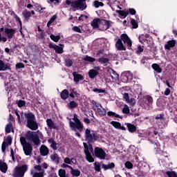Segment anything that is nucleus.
<instances>
[{"instance_id": "obj_1", "label": "nucleus", "mask_w": 177, "mask_h": 177, "mask_svg": "<svg viewBox=\"0 0 177 177\" xmlns=\"http://www.w3.org/2000/svg\"><path fill=\"white\" fill-rule=\"evenodd\" d=\"M85 138L86 140L88 142V144L85 142L83 143L86 158L88 162H93L95 161L93 156H92V154H93V147H92V145H90L89 143H92L95 142V140H97V139H99V134L93 130L86 129L85 131Z\"/></svg>"}, {"instance_id": "obj_2", "label": "nucleus", "mask_w": 177, "mask_h": 177, "mask_svg": "<svg viewBox=\"0 0 177 177\" xmlns=\"http://www.w3.org/2000/svg\"><path fill=\"white\" fill-rule=\"evenodd\" d=\"M66 3L77 10H85L86 9V0H66Z\"/></svg>"}, {"instance_id": "obj_3", "label": "nucleus", "mask_w": 177, "mask_h": 177, "mask_svg": "<svg viewBox=\"0 0 177 177\" xmlns=\"http://www.w3.org/2000/svg\"><path fill=\"white\" fill-rule=\"evenodd\" d=\"M26 118L27 119L26 127L32 131H37L38 129V123L37 122V119H35V115L32 113H28L26 115Z\"/></svg>"}, {"instance_id": "obj_4", "label": "nucleus", "mask_w": 177, "mask_h": 177, "mask_svg": "<svg viewBox=\"0 0 177 177\" xmlns=\"http://www.w3.org/2000/svg\"><path fill=\"white\" fill-rule=\"evenodd\" d=\"M73 120L74 122L70 120L69 127L72 131H80V132H82V129H84V124L82 122L78 119V116L77 114L73 115Z\"/></svg>"}, {"instance_id": "obj_5", "label": "nucleus", "mask_w": 177, "mask_h": 177, "mask_svg": "<svg viewBox=\"0 0 177 177\" xmlns=\"http://www.w3.org/2000/svg\"><path fill=\"white\" fill-rule=\"evenodd\" d=\"M26 138L27 140H29V142H32L36 146H38L39 143H41L38 132L37 131H28L26 133Z\"/></svg>"}, {"instance_id": "obj_6", "label": "nucleus", "mask_w": 177, "mask_h": 177, "mask_svg": "<svg viewBox=\"0 0 177 177\" xmlns=\"http://www.w3.org/2000/svg\"><path fill=\"white\" fill-rule=\"evenodd\" d=\"M20 143L26 156H30L32 153V145L30 142H27L26 138L23 136L20 138Z\"/></svg>"}, {"instance_id": "obj_7", "label": "nucleus", "mask_w": 177, "mask_h": 177, "mask_svg": "<svg viewBox=\"0 0 177 177\" xmlns=\"http://www.w3.org/2000/svg\"><path fill=\"white\" fill-rule=\"evenodd\" d=\"M28 170V165H23L21 167H16L13 171L14 177H23L27 171Z\"/></svg>"}, {"instance_id": "obj_8", "label": "nucleus", "mask_w": 177, "mask_h": 177, "mask_svg": "<svg viewBox=\"0 0 177 177\" xmlns=\"http://www.w3.org/2000/svg\"><path fill=\"white\" fill-rule=\"evenodd\" d=\"M123 42V43H122ZM132 45V40L128 36V35L123 33L120 35V38L118 39L115 43V45Z\"/></svg>"}, {"instance_id": "obj_9", "label": "nucleus", "mask_w": 177, "mask_h": 177, "mask_svg": "<svg viewBox=\"0 0 177 177\" xmlns=\"http://www.w3.org/2000/svg\"><path fill=\"white\" fill-rule=\"evenodd\" d=\"M30 174L32 177H44L45 170H44L40 165H35L34 168L31 169Z\"/></svg>"}, {"instance_id": "obj_10", "label": "nucleus", "mask_w": 177, "mask_h": 177, "mask_svg": "<svg viewBox=\"0 0 177 177\" xmlns=\"http://www.w3.org/2000/svg\"><path fill=\"white\" fill-rule=\"evenodd\" d=\"M139 103L142 107L144 109H149V106L153 103V97L151 96L147 95L142 99L139 100Z\"/></svg>"}, {"instance_id": "obj_11", "label": "nucleus", "mask_w": 177, "mask_h": 177, "mask_svg": "<svg viewBox=\"0 0 177 177\" xmlns=\"http://www.w3.org/2000/svg\"><path fill=\"white\" fill-rule=\"evenodd\" d=\"M94 153L97 158H100V160H105L106 159V152L103 149L100 147H95L94 149Z\"/></svg>"}, {"instance_id": "obj_12", "label": "nucleus", "mask_w": 177, "mask_h": 177, "mask_svg": "<svg viewBox=\"0 0 177 177\" xmlns=\"http://www.w3.org/2000/svg\"><path fill=\"white\" fill-rule=\"evenodd\" d=\"M138 41L140 42V44H142L143 45H154V43H153V39L151 37H148L147 39L145 38L144 35H140L138 37Z\"/></svg>"}, {"instance_id": "obj_13", "label": "nucleus", "mask_w": 177, "mask_h": 177, "mask_svg": "<svg viewBox=\"0 0 177 177\" xmlns=\"http://www.w3.org/2000/svg\"><path fill=\"white\" fill-rule=\"evenodd\" d=\"M4 34L6 35L8 39H12L15 37V34H16V29L5 28Z\"/></svg>"}, {"instance_id": "obj_14", "label": "nucleus", "mask_w": 177, "mask_h": 177, "mask_svg": "<svg viewBox=\"0 0 177 177\" xmlns=\"http://www.w3.org/2000/svg\"><path fill=\"white\" fill-rule=\"evenodd\" d=\"M121 78H122V82H129L131 81H132V73H131V72L127 71V72H124L121 75Z\"/></svg>"}, {"instance_id": "obj_15", "label": "nucleus", "mask_w": 177, "mask_h": 177, "mask_svg": "<svg viewBox=\"0 0 177 177\" xmlns=\"http://www.w3.org/2000/svg\"><path fill=\"white\" fill-rule=\"evenodd\" d=\"M95 113H97L99 115H106V109L102 106V104L95 103V106L94 107Z\"/></svg>"}, {"instance_id": "obj_16", "label": "nucleus", "mask_w": 177, "mask_h": 177, "mask_svg": "<svg viewBox=\"0 0 177 177\" xmlns=\"http://www.w3.org/2000/svg\"><path fill=\"white\" fill-rule=\"evenodd\" d=\"M13 13V16H14V19H15L16 21H17L20 26V30H19V32L21 33V35H22V37H24V34H23V23L21 22V19H20V17L17 15V14H16L15 12H12Z\"/></svg>"}, {"instance_id": "obj_17", "label": "nucleus", "mask_w": 177, "mask_h": 177, "mask_svg": "<svg viewBox=\"0 0 177 177\" xmlns=\"http://www.w3.org/2000/svg\"><path fill=\"white\" fill-rule=\"evenodd\" d=\"M111 124L116 129H121L122 131H126L125 127L121 126V123L118 122L112 121L111 122Z\"/></svg>"}, {"instance_id": "obj_18", "label": "nucleus", "mask_w": 177, "mask_h": 177, "mask_svg": "<svg viewBox=\"0 0 177 177\" xmlns=\"http://www.w3.org/2000/svg\"><path fill=\"white\" fill-rule=\"evenodd\" d=\"M107 39L104 38L96 39L93 44L94 45H107Z\"/></svg>"}, {"instance_id": "obj_19", "label": "nucleus", "mask_w": 177, "mask_h": 177, "mask_svg": "<svg viewBox=\"0 0 177 177\" xmlns=\"http://www.w3.org/2000/svg\"><path fill=\"white\" fill-rule=\"evenodd\" d=\"M50 48H53V49H55L56 53H63V46L62 45H60V46H58V45H50L49 46Z\"/></svg>"}, {"instance_id": "obj_20", "label": "nucleus", "mask_w": 177, "mask_h": 177, "mask_svg": "<svg viewBox=\"0 0 177 177\" xmlns=\"http://www.w3.org/2000/svg\"><path fill=\"white\" fill-rule=\"evenodd\" d=\"M50 158L53 162L55 164H59L60 162V158H59V155L57 153H53L50 156Z\"/></svg>"}, {"instance_id": "obj_21", "label": "nucleus", "mask_w": 177, "mask_h": 177, "mask_svg": "<svg viewBox=\"0 0 177 177\" xmlns=\"http://www.w3.org/2000/svg\"><path fill=\"white\" fill-rule=\"evenodd\" d=\"M46 124L50 129H58L57 126L56 124H55V123L53 122V120H51V119L46 120Z\"/></svg>"}, {"instance_id": "obj_22", "label": "nucleus", "mask_w": 177, "mask_h": 177, "mask_svg": "<svg viewBox=\"0 0 177 177\" xmlns=\"http://www.w3.org/2000/svg\"><path fill=\"white\" fill-rule=\"evenodd\" d=\"M102 24L104 26V30H109L111 27V24H113V21H108L106 19H102Z\"/></svg>"}, {"instance_id": "obj_23", "label": "nucleus", "mask_w": 177, "mask_h": 177, "mask_svg": "<svg viewBox=\"0 0 177 177\" xmlns=\"http://www.w3.org/2000/svg\"><path fill=\"white\" fill-rule=\"evenodd\" d=\"M40 153L41 155L43 156H48L49 153V149H48V147L45 145H41L40 147Z\"/></svg>"}, {"instance_id": "obj_24", "label": "nucleus", "mask_w": 177, "mask_h": 177, "mask_svg": "<svg viewBox=\"0 0 177 177\" xmlns=\"http://www.w3.org/2000/svg\"><path fill=\"white\" fill-rule=\"evenodd\" d=\"M73 75L74 77L75 82H80V81H82L84 77L80 74H78L77 72H73Z\"/></svg>"}, {"instance_id": "obj_25", "label": "nucleus", "mask_w": 177, "mask_h": 177, "mask_svg": "<svg viewBox=\"0 0 177 177\" xmlns=\"http://www.w3.org/2000/svg\"><path fill=\"white\" fill-rule=\"evenodd\" d=\"M91 24L93 28H99V24H100V19H94Z\"/></svg>"}, {"instance_id": "obj_26", "label": "nucleus", "mask_w": 177, "mask_h": 177, "mask_svg": "<svg viewBox=\"0 0 177 177\" xmlns=\"http://www.w3.org/2000/svg\"><path fill=\"white\" fill-rule=\"evenodd\" d=\"M48 142L49 143L53 150H57V143H56L53 138L48 140Z\"/></svg>"}, {"instance_id": "obj_27", "label": "nucleus", "mask_w": 177, "mask_h": 177, "mask_svg": "<svg viewBox=\"0 0 177 177\" xmlns=\"http://www.w3.org/2000/svg\"><path fill=\"white\" fill-rule=\"evenodd\" d=\"M116 13H118L119 15L120 16V17L121 19H125V17H127V16H128V12L127 11V10H116Z\"/></svg>"}, {"instance_id": "obj_28", "label": "nucleus", "mask_w": 177, "mask_h": 177, "mask_svg": "<svg viewBox=\"0 0 177 177\" xmlns=\"http://www.w3.org/2000/svg\"><path fill=\"white\" fill-rule=\"evenodd\" d=\"M0 171L3 174H6V171H8V165L3 161H0Z\"/></svg>"}, {"instance_id": "obj_29", "label": "nucleus", "mask_w": 177, "mask_h": 177, "mask_svg": "<svg viewBox=\"0 0 177 177\" xmlns=\"http://www.w3.org/2000/svg\"><path fill=\"white\" fill-rule=\"evenodd\" d=\"M151 67L154 70V71L158 73V74H160V73H162V69L161 68V67H160V65H158V64H153L151 65Z\"/></svg>"}, {"instance_id": "obj_30", "label": "nucleus", "mask_w": 177, "mask_h": 177, "mask_svg": "<svg viewBox=\"0 0 177 177\" xmlns=\"http://www.w3.org/2000/svg\"><path fill=\"white\" fill-rule=\"evenodd\" d=\"M22 15L24 17V20L26 21L30 20V17H31V12L30 11H27V10H26L22 12Z\"/></svg>"}, {"instance_id": "obj_31", "label": "nucleus", "mask_w": 177, "mask_h": 177, "mask_svg": "<svg viewBox=\"0 0 177 177\" xmlns=\"http://www.w3.org/2000/svg\"><path fill=\"white\" fill-rule=\"evenodd\" d=\"M71 174L73 175V176H80L81 175V171H80L78 169H71Z\"/></svg>"}, {"instance_id": "obj_32", "label": "nucleus", "mask_w": 177, "mask_h": 177, "mask_svg": "<svg viewBox=\"0 0 177 177\" xmlns=\"http://www.w3.org/2000/svg\"><path fill=\"white\" fill-rule=\"evenodd\" d=\"M68 95H69L68 90L64 89L61 93V97L62 99H63V100H66V99L68 97Z\"/></svg>"}, {"instance_id": "obj_33", "label": "nucleus", "mask_w": 177, "mask_h": 177, "mask_svg": "<svg viewBox=\"0 0 177 177\" xmlns=\"http://www.w3.org/2000/svg\"><path fill=\"white\" fill-rule=\"evenodd\" d=\"M6 133H10V132H15L13 130V125L12 123H9L6 126Z\"/></svg>"}, {"instance_id": "obj_34", "label": "nucleus", "mask_w": 177, "mask_h": 177, "mask_svg": "<svg viewBox=\"0 0 177 177\" xmlns=\"http://www.w3.org/2000/svg\"><path fill=\"white\" fill-rule=\"evenodd\" d=\"M9 68V66L5 64L3 61L0 60V71H6Z\"/></svg>"}, {"instance_id": "obj_35", "label": "nucleus", "mask_w": 177, "mask_h": 177, "mask_svg": "<svg viewBox=\"0 0 177 177\" xmlns=\"http://www.w3.org/2000/svg\"><path fill=\"white\" fill-rule=\"evenodd\" d=\"M127 127L128 128L129 132L133 133L135 131H136V127L132 124L127 123Z\"/></svg>"}, {"instance_id": "obj_36", "label": "nucleus", "mask_w": 177, "mask_h": 177, "mask_svg": "<svg viewBox=\"0 0 177 177\" xmlns=\"http://www.w3.org/2000/svg\"><path fill=\"white\" fill-rule=\"evenodd\" d=\"M103 168L105 169V170L106 169H113V168H115V165L114 164V162H111L109 163L108 165H103Z\"/></svg>"}, {"instance_id": "obj_37", "label": "nucleus", "mask_w": 177, "mask_h": 177, "mask_svg": "<svg viewBox=\"0 0 177 177\" xmlns=\"http://www.w3.org/2000/svg\"><path fill=\"white\" fill-rule=\"evenodd\" d=\"M83 60L88 62V63H93V62H95L96 59L88 55H85L83 57Z\"/></svg>"}, {"instance_id": "obj_38", "label": "nucleus", "mask_w": 177, "mask_h": 177, "mask_svg": "<svg viewBox=\"0 0 177 177\" xmlns=\"http://www.w3.org/2000/svg\"><path fill=\"white\" fill-rule=\"evenodd\" d=\"M98 73L95 69H91L88 72V75L90 78H95L97 75Z\"/></svg>"}, {"instance_id": "obj_39", "label": "nucleus", "mask_w": 177, "mask_h": 177, "mask_svg": "<svg viewBox=\"0 0 177 177\" xmlns=\"http://www.w3.org/2000/svg\"><path fill=\"white\" fill-rule=\"evenodd\" d=\"M68 106L69 107V109H75V107L78 106V104H77V102H75V101H71L68 104Z\"/></svg>"}, {"instance_id": "obj_40", "label": "nucleus", "mask_w": 177, "mask_h": 177, "mask_svg": "<svg viewBox=\"0 0 177 177\" xmlns=\"http://www.w3.org/2000/svg\"><path fill=\"white\" fill-rule=\"evenodd\" d=\"M56 19H57V15H53L52 17L50 19V20L47 23V27H50V25L52 24V23H53V21H55V20H56Z\"/></svg>"}, {"instance_id": "obj_41", "label": "nucleus", "mask_w": 177, "mask_h": 177, "mask_svg": "<svg viewBox=\"0 0 177 177\" xmlns=\"http://www.w3.org/2000/svg\"><path fill=\"white\" fill-rule=\"evenodd\" d=\"M112 75V79L113 81H118L120 80V75L115 72V71H112L111 72Z\"/></svg>"}, {"instance_id": "obj_42", "label": "nucleus", "mask_w": 177, "mask_h": 177, "mask_svg": "<svg viewBox=\"0 0 177 177\" xmlns=\"http://www.w3.org/2000/svg\"><path fill=\"white\" fill-rule=\"evenodd\" d=\"M131 24L133 28H134V29L138 28V27H139V24L136 21V20H135L134 19H131Z\"/></svg>"}, {"instance_id": "obj_43", "label": "nucleus", "mask_w": 177, "mask_h": 177, "mask_svg": "<svg viewBox=\"0 0 177 177\" xmlns=\"http://www.w3.org/2000/svg\"><path fill=\"white\" fill-rule=\"evenodd\" d=\"M58 175L59 177H67L66 175V170L63 169H59L58 171Z\"/></svg>"}, {"instance_id": "obj_44", "label": "nucleus", "mask_w": 177, "mask_h": 177, "mask_svg": "<svg viewBox=\"0 0 177 177\" xmlns=\"http://www.w3.org/2000/svg\"><path fill=\"white\" fill-rule=\"evenodd\" d=\"M50 39H52V41H54V42H59V40L60 39V36H55V35H50Z\"/></svg>"}, {"instance_id": "obj_45", "label": "nucleus", "mask_w": 177, "mask_h": 177, "mask_svg": "<svg viewBox=\"0 0 177 177\" xmlns=\"http://www.w3.org/2000/svg\"><path fill=\"white\" fill-rule=\"evenodd\" d=\"M126 10L128 12V15H131L132 16H135V15H136V10H135L134 8H129Z\"/></svg>"}, {"instance_id": "obj_46", "label": "nucleus", "mask_w": 177, "mask_h": 177, "mask_svg": "<svg viewBox=\"0 0 177 177\" xmlns=\"http://www.w3.org/2000/svg\"><path fill=\"white\" fill-rule=\"evenodd\" d=\"M129 106H128L127 104H124L123 106L122 113H124V114H129Z\"/></svg>"}, {"instance_id": "obj_47", "label": "nucleus", "mask_w": 177, "mask_h": 177, "mask_svg": "<svg viewBox=\"0 0 177 177\" xmlns=\"http://www.w3.org/2000/svg\"><path fill=\"white\" fill-rule=\"evenodd\" d=\"M136 53L137 55H140L143 52V47L142 46H137V48H135Z\"/></svg>"}, {"instance_id": "obj_48", "label": "nucleus", "mask_w": 177, "mask_h": 177, "mask_svg": "<svg viewBox=\"0 0 177 177\" xmlns=\"http://www.w3.org/2000/svg\"><path fill=\"white\" fill-rule=\"evenodd\" d=\"M109 117H115V118H120V115L116 114L113 111H109L108 112Z\"/></svg>"}, {"instance_id": "obj_49", "label": "nucleus", "mask_w": 177, "mask_h": 177, "mask_svg": "<svg viewBox=\"0 0 177 177\" xmlns=\"http://www.w3.org/2000/svg\"><path fill=\"white\" fill-rule=\"evenodd\" d=\"M124 165L128 169H132V168H133V165L129 161L126 162Z\"/></svg>"}, {"instance_id": "obj_50", "label": "nucleus", "mask_w": 177, "mask_h": 177, "mask_svg": "<svg viewBox=\"0 0 177 177\" xmlns=\"http://www.w3.org/2000/svg\"><path fill=\"white\" fill-rule=\"evenodd\" d=\"M127 103L130 104V106H135V104H136L135 99L130 98L128 100V101H127Z\"/></svg>"}, {"instance_id": "obj_51", "label": "nucleus", "mask_w": 177, "mask_h": 177, "mask_svg": "<svg viewBox=\"0 0 177 177\" xmlns=\"http://www.w3.org/2000/svg\"><path fill=\"white\" fill-rule=\"evenodd\" d=\"M98 62L100 63H103L104 64H106V63H109V59H107V58H100V59H98Z\"/></svg>"}, {"instance_id": "obj_52", "label": "nucleus", "mask_w": 177, "mask_h": 177, "mask_svg": "<svg viewBox=\"0 0 177 177\" xmlns=\"http://www.w3.org/2000/svg\"><path fill=\"white\" fill-rule=\"evenodd\" d=\"M167 175L169 177H177L176 173H175V171H167Z\"/></svg>"}, {"instance_id": "obj_53", "label": "nucleus", "mask_w": 177, "mask_h": 177, "mask_svg": "<svg viewBox=\"0 0 177 177\" xmlns=\"http://www.w3.org/2000/svg\"><path fill=\"white\" fill-rule=\"evenodd\" d=\"M65 64L67 67H71L73 66V61L71 59H66Z\"/></svg>"}, {"instance_id": "obj_54", "label": "nucleus", "mask_w": 177, "mask_h": 177, "mask_svg": "<svg viewBox=\"0 0 177 177\" xmlns=\"http://www.w3.org/2000/svg\"><path fill=\"white\" fill-rule=\"evenodd\" d=\"M6 145H10L12 143V137L8 136L4 142Z\"/></svg>"}, {"instance_id": "obj_55", "label": "nucleus", "mask_w": 177, "mask_h": 177, "mask_svg": "<svg viewBox=\"0 0 177 177\" xmlns=\"http://www.w3.org/2000/svg\"><path fill=\"white\" fill-rule=\"evenodd\" d=\"M19 107H23V106H26V101L24 100H19L17 102Z\"/></svg>"}, {"instance_id": "obj_56", "label": "nucleus", "mask_w": 177, "mask_h": 177, "mask_svg": "<svg viewBox=\"0 0 177 177\" xmlns=\"http://www.w3.org/2000/svg\"><path fill=\"white\" fill-rule=\"evenodd\" d=\"M94 167H95V171H97V172H99L100 171V165L99 163L95 162Z\"/></svg>"}, {"instance_id": "obj_57", "label": "nucleus", "mask_w": 177, "mask_h": 177, "mask_svg": "<svg viewBox=\"0 0 177 177\" xmlns=\"http://www.w3.org/2000/svg\"><path fill=\"white\" fill-rule=\"evenodd\" d=\"M115 46L118 50H125V47L124 45H116Z\"/></svg>"}, {"instance_id": "obj_58", "label": "nucleus", "mask_w": 177, "mask_h": 177, "mask_svg": "<svg viewBox=\"0 0 177 177\" xmlns=\"http://www.w3.org/2000/svg\"><path fill=\"white\" fill-rule=\"evenodd\" d=\"M166 45H176V40L171 39L167 41V44Z\"/></svg>"}, {"instance_id": "obj_59", "label": "nucleus", "mask_w": 177, "mask_h": 177, "mask_svg": "<svg viewBox=\"0 0 177 177\" xmlns=\"http://www.w3.org/2000/svg\"><path fill=\"white\" fill-rule=\"evenodd\" d=\"M73 31H75V32H80V33L82 32L81 31V28H80V27H78V26H74V27L73 28Z\"/></svg>"}, {"instance_id": "obj_60", "label": "nucleus", "mask_w": 177, "mask_h": 177, "mask_svg": "<svg viewBox=\"0 0 177 177\" xmlns=\"http://www.w3.org/2000/svg\"><path fill=\"white\" fill-rule=\"evenodd\" d=\"M64 162L65 164H68V165H71V159H70V158H65L64 159Z\"/></svg>"}, {"instance_id": "obj_61", "label": "nucleus", "mask_w": 177, "mask_h": 177, "mask_svg": "<svg viewBox=\"0 0 177 177\" xmlns=\"http://www.w3.org/2000/svg\"><path fill=\"white\" fill-rule=\"evenodd\" d=\"M123 98L124 99V100H125L126 102H127L128 100L129 99V94H128V93H124L123 94Z\"/></svg>"}, {"instance_id": "obj_62", "label": "nucleus", "mask_w": 177, "mask_h": 177, "mask_svg": "<svg viewBox=\"0 0 177 177\" xmlns=\"http://www.w3.org/2000/svg\"><path fill=\"white\" fill-rule=\"evenodd\" d=\"M17 68H24V64L23 63H18L16 64Z\"/></svg>"}, {"instance_id": "obj_63", "label": "nucleus", "mask_w": 177, "mask_h": 177, "mask_svg": "<svg viewBox=\"0 0 177 177\" xmlns=\"http://www.w3.org/2000/svg\"><path fill=\"white\" fill-rule=\"evenodd\" d=\"M75 95H77V92L75 91H74V89H73L71 91V93L69 94V96H71V97H74L75 96Z\"/></svg>"}, {"instance_id": "obj_64", "label": "nucleus", "mask_w": 177, "mask_h": 177, "mask_svg": "<svg viewBox=\"0 0 177 177\" xmlns=\"http://www.w3.org/2000/svg\"><path fill=\"white\" fill-rule=\"evenodd\" d=\"M93 6H95V8H100V1L97 0L94 1Z\"/></svg>"}]
</instances>
